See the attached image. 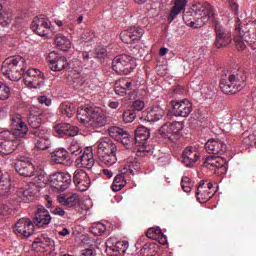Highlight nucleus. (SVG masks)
<instances>
[{
	"instance_id": "nucleus-50",
	"label": "nucleus",
	"mask_w": 256,
	"mask_h": 256,
	"mask_svg": "<svg viewBox=\"0 0 256 256\" xmlns=\"http://www.w3.org/2000/svg\"><path fill=\"white\" fill-rule=\"evenodd\" d=\"M12 19L13 17L11 13L4 11L0 14V25H2V27H7L11 25Z\"/></svg>"
},
{
	"instance_id": "nucleus-58",
	"label": "nucleus",
	"mask_w": 256,
	"mask_h": 256,
	"mask_svg": "<svg viewBox=\"0 0 256 256\" xmlns=\"http://www.w3.org/2000/svg\"><path fill=\"white\" fill-rule=\"evenodd\" d=\"M132 107L135 111H143L145 109V102L143 100H136L133 102Z\"/></svg>"
},
{
	"instance_id": "nucleus-49",
	"label": "nucleus",
	"mask_w": 256,
	"mask_h": 256,
	"mask_svg": "<svg viewBox=\"0 0 256 256\" xmlns=\"http://www.w3.org/2000/svg\"><path fill=\"white\" fill-rule=\"evenodd\" d=\"M129 249V242L123 240L115 242V250L118 251L119 255H125Z\"/></svg>"
},
{
	"instance_id": "nucleus-24",
	"label": "nucleus",
	"mask_w": 256,
	"mask_h": 256,
	"mask_svg": "<svg viewBox=\"0 0 256 256\" xmlns=\"http://www.w3.org/2000/svg\"><path fill=\"white\" fill-rule=\"evenodd\" d=\"M181 131H183L182 122L166 123L159 129V133L162 137L169 139L170 141H173V135H178Z\"/></svg>"
},
{
	"instance_id": "nucleus-36",
	"label": "nucleus",
	"mask_w": 256,
	"mask_h": 256,
	"mask_svg": "<svg viewBox=\"0 0 256 256\" xmlns=\"http://www.w3.org/2000/svg\"><path fill=\"white\" fill-rule=\"evenodd\" d=\"M58 201L65 207H77L81 201V197H79L77 194H72L69 197L61 194L58 196Z\"/></svg>"
},
{
	"instance_id": "nucleus-32",
	"label": "nucleus",
	"mask_w": 256,
	"mask_h": 256,
	"mask_svg": "<svg viewBox=\"0 0 256 256\" xmlns=\"http://www.w3.org/2000/svg\"><path fill=\"white\" fill-rule=\"evenodd\" d=\"M94 111L95 110L89 107V105L80 106L76 114L77 120L79 121V123L84 125V127H87V125L89 124V120L91 119V115H93Z\"/></svg>"
},
{
	"instance_id": "nucleus-15",
	"label": "nucleus",
	"mask_w": 256,
	"mask_h": 256,
	"mask_svg": "<svg viewBox=\"0 0 256 256\" xmlns=\"http://www.w3.org/2000/svg\"><path fill=\"white\" fill-rule=\"evenodd\" d=\"M244 27L248 29V34L245 32L246 35L244 36V41L253 51L256 52V19L246 18L244 21Z\"/></svg>"
},
{
	"instance_id": "nucleus-7",
	"label": "nucleus",
	"mask_w": 256,
	"mask_h": 256,
	"mask_svg": "<svg viewBox=\"0 0 256 256\" xmlns=\"http://www.w3.org/2000/svg\"><path fill=\"white\" fill-rule=\"evenodd\" d=\"M31 29L40 37H47L50 33L55 32V28L51 25V21L45 15L34 17L31 23Z\"/></svg>"
},
{
	"instance_id": "nucleus-30",
	"label": "nucleus",
	"mask_w": 256,
	"mask_h": 256,
	"mask_svg": "<svg viewBox=\"0 0 256 256\" xmlns=\"http://www.w3.org/2000/svg\"><path fill=\"white\" fill-rule=\"evenodd\" d=\"M225 143L217 139H209L205 144V150L210 155H223L225 153Z\"/></svg>"
},
{
	"instance_id": "nucleus-26",
	"label": "nucleus",
	"mask_w": 256,
	"mask_h": 256,
	"mask_svg": "<svg viewBox=\"0 0 256 256\" xmlns=\"http://www.w3.org/2000/svg\"><path fill=\"white\" fill-rule=\"evenodd\" d=\"M105 123H107V120L105 119V114H103V111L100 109H95L90 116V120H88L86 129H88V131H95V129L105 127Z\"/></svg>"
},
{
	"instance_id": "nucleus-33",
	"label": "nucleus",
	"mask_w": 256,
	"mask_h": 256,
	"mask_svg": "<svg viewBox=\"0 0 256 256\" xmlns=\"http://www.w3.org/2000/svg\"><path fill=\"white\" fill-rule=\"evenodd\" d=\"M146 236L148 237V239L158 241L160 245H165L167 243V236L163 234L161 228L159 227H153L148 229V231L146 232Z\"/></svg>"
},
{
	"instance_id": "nucleus-44",
	"label": "nucleus",
	"mask_w": 256,
	"mask_h": 256,
	"mask_svg": "<svg viewBox=\"0 0 256 256\" xmlns=\"http://www.w3.org/2000/svg\"><path fill=\"white\" fill-rule=\"evenodd\" d=\"M90 231L91 233H93V235H96L97 237H101V235H103V233L107 231V226H105V224L101 222H95L90 227Z\"/></svg>"
},
{
	"instance_id": "nucleus-42",
	"label": "nucleus",
	"mask_w": 256,
	"mask_h": 256,
	"mask_svg": "<svg viewBox=\"0 0 256 256\" xmlns=\"http://www.w3.org/2000/svg\"><path fill=\"white\" fill-rule=\"evenodd\" d=\"M60 109L63 115H66L69 119L75 115V104L71 102H63Z\"/></svg>"
},
{
	"instance_id": "nucleus-60",
	"label": "nucleus",
	"mask_w": 256,
	"mask_h": 256,
	"mask_svg": "<svg viewBox=\"0 0 256 256\" xmlns=\"http://www.w3.org/2000/svg\"><path fill=\"white\" fill-rule=\"evenodd\" d=\"M52 213L53 215H58L59 217H65V210L59 206L52 210Z\"/></svg>"
},
{
	"instance_id": "nucleus-3",
	"label": "nucleus",
	"mask_w": 256,
	"mask_h": 256,
	"mask_svg": "<svg viewBox=\"0 0 256 256\" xmlns=\"http://www.w3.org/2000/svg\"><path fill=\"white\" fill-rule=\"evenodd\" d=\"M117 147L108 137L101 138L97 143V156L100 163L111 167L117 163Z\"/></svg>"
},
{
	"instance_id": "nucleus-64",
	"label": "nucleus",
	"mask_w": 256,
	"mask_h": 256,
	"mask_svg": "<svg viewBox=\"0 0 256 256\" xmlns=\"http://www.w3.org/2000/svg\"><path fill=\"white\" fill-rule=\"evenodd\" d=\"M108 107H110V109H117V107H119V102L117 101L109 102Z\"/></svg>"
},
{
	"instance_id": "nucleus-2",
	"label": "nucleus",
	"mask_w": 256,
	"mask_h": 256,
	"mask_svg": "<svg viewBox=\"0 0 256 256\" xmlns=\"http://www.w3.org/2000/svg\"><path fill=\"white\" fill-rule=\"evenodd\" d=\"M213 6L209 3H198L191 7V10L183 14V21L188 27L199 29L205 23L213 21Z\"/></svg>"
},
{
	"instance_id": "nucleus-16",
	"label": "nucleus",
	"mask_w": 256,
	"mask_h": 256,
	"mask_svg": "<svg viewBox=\"0 0 256 256\" xmlns=\"http://www.w3.org/2000/svg\"><path fill=\"white\" fill-rule=\"evenodd\" d=\"M32 249L37 253H45V251H55V240L47 237L40 236L34 239Z\"/></svg>"
},
{
	"instance_id": "nucleus-6",
	"label": "nucleus",
	"mask_w": 256,
	"mask_h": 256,
	"mask_svg": "<svg viewBox=\"0 0 256 256\" xmlns=\"http://www.w3.org/2000/svg\"><path fill=\"white\" fill-rule=\"evenodd\" d=\"M21 145V140L14 138L11 131L0 132V154L11 155Z\"/></svg>"
},
{
	"instance_id": "nucleus-59",
	"label": "nucleus",
	"mask_w": 256,
	"mask_h": 256,
	"mask_svg": "<svg viewBox=\"0 0 256 256\" xmlns=\"http://www.w3.org/2000/svg\"><path fill=\"white\" fill-rule=\"evenodd\" d=\"M38 103H40V105H45L46 107H49L51 105V100L47 96H40L38 98Z\"/></svg>"
},
{
	"instance_id": "nucleus-25",
	"label": "nucleus",
	"mask_w": 256,
	"mask_h": 256,
	"mask_svg": "<svg viewBox=\"0 0 256 256\" xmlns=\"http://www.w3.org/2000/svg\"><path fill=\"white\" fill-rule=\"evenodd\" d=\"M36 137L35 147L40 151H45L51 147V140L49 139V130L38 129L33 131Z\"/></svg>"
},
{
	"instance_id": "nucleus-5",
	"label": "nucleus",
	"mask_w": 256,
	"mask_h": 256,
	"mask_svg": "<svg viewBox=\"0 0 256 256\" xmlns=\"http://www.w3.org/2000/svg\"><path fill=\"white\" fill-rule=\"evenodd\" d=\"M135 67H137V61L129 55L116 56L112 61L113 71L120 75H129Z\"/></svg>"
},
{
	"instance_id": "nucleus-11",
	"label": "nucleus",
	"mask_w": 256,
	"mask_h": 256,
	"mask_svg": "<svg viewBox=\"0 0 256 256\" xmlns=\"http://www.w3.org/2000/svg\"><path fill=\"white\" fill-rule=\"evenodd\" d=\"M220 89L226 95H235V93L243 89V86L241 85V81L239 78H237V76L230 75L228 78L225 77L221 79Z\"/></svg>"
},
{
	"instance_id": "nucleus-20",
	"label": "nucleus",
	"mask_w": 256,
	"mask_h": 256,
	"mask_svg": "<svg viewBox=\"0 0 256 256\" xmlns=\"http://www.w3.org/2000/svg\"><path fill=\"white\" fill-rule=\"evenodd\" d=\"M213 183L202 180L197 188L196 197L200 203H206L213 198Z\"/></svg>"
},
{
	"instance_id": "nucleus-45",
	"label": "nucleus",
	"mask_w": 256,
	"mask_h": 256,
	"mask_svg": "<svg viewBox=\"0 0 256 256\" xmlns=\"http://www.w3.org/2000/svg\"><path fill=\"white\" fill-rule=\"evenodd\" d=\"M43 119H41V116H37L35 114H30L28 117V123L32 129H36L38 131L39 127H41ZM44 129V128H40Z\"/></svg>"
},
{
	"instance_id": "nucleus-19",
	"label": "nucleus",
	"mask_w": 256,
	"mask_h": 256,
	"mask_svg": "<svg viewBox=\"0 0 256 256\" xmlns=\"http://www.w3.org/2000/svg\"><path fill=\"white\" fill-rule=\"evenodd\" d=\"M171 103L175 117H189L193 111V104L187 99L182 101L173 100Z\"/></svg>"
},
{
	"instance_id": "nucleus-61",
	"label": "nucleus",
	"mask_w": 256,
	"mask_h": 256,
	"mask_svg": "<svg viewBox=\"0 0 256 256\" xmlns=\"http://www.w3.org/2000/svg\"><path fill=\"white\" fill-rule=\"evenodd\" d=\"M74 87H79L83 85V79H81V75L77 74L76 77L73 78Z\"/></svg>"
},
{
	"instance_id": "nucleus-14",
	"label": "nucleus",
	"mask_w": 256,
	"mask_h": 256,
	"mask_svg": "<svg viewBox=\"0 0 256 256\" xmlns=\"http://www.w3.org/2000/svg\"><path fill=\"white\" fill-rule=\"evenodd\" d=\"M244 27L248 29V34L245 32L246 35L244 36V41L253 51L256 52V19L246 18L244 21Z\"/></svg>"
},
{
	"instance_id": "nucleus-8",
	"label": "nucleus",
	"mask_w": 256,
	"mask_h": 256,
	"mask_svg": "<svg viewBox=\"0 0 256 256\" xmlns=\"http://www.w3.org/2000/svg\"><path fill=\"white\" fill-rule=\"evenodd\" d=\"M10 128L12 131L11 135L18 139V141H21V139L25 138L27 133H29V127L27 126V123L23 121V116H21V114H14L11 117Z\"/></svg>"
},
{
	"instance_id": "nucleus-31",
	"label": "nucleus",
	"mask_w": 256,
	"mask_h": 256,
	"mask_svg": "<svg viewBox=\"0 0 256 256\" xmlns=\"http://www.w3.org/2000/svg\"><path fill=\"white\" fill-rule=\"evenodd\" d=\"M51 214L43 206H38L37 212L34 217V225L37 227H44L51 223Z\"/></svg>"
},
{
	"instance_id": "nucleus-21",
	"label": "nucleus",
	"mask_w": 256,
	"mask_h": 256,
	"mask_svg": "<svg viewBox=\"0 0 256 256\" xmlns=\"http://www.w3.org/2000/svg\"><path fill=\"white\" fill-rule=\"evenodd\" d=\"M151 137V132L145 126H140L136 129L135 132V146L138 147L140 153H144L145 148L147 147V141Z\"/></svg>"
},
{
	"instance_id": "nucleus-1",
	"label": "nucleus",
	"mask_w": 256,
	"mask_h": 256,
	"mask_svg": "<svg viewBox=\"0 0 256 256\" xmlns=\"http://www.w3.org/2000/svg\"><path fill=\"white\" fill-rule=\"evenodd\" d=\"M23 65L25 58L21 56L7 58L2 64L1 72L10 81H20L21 77H24L26 87L39 89L43 85V72L37 68H30L25 72Z\"/></svg>"
},
{
	"instance_id": "nucleus-13",
	"label": "nucleus",
	"mask_w": 256,
	"mask_h": 256,
	"mask_svg": "<svg viewBox=\"0 0 256 256\" xmlns=\"http://www.w3.org/2000/svg\"><path fill=\"white\" fill-rule=\"evenodd\" d=\"M215 33V46L217 47V49H221L223 47H227V45H231V41H233V38L231 37V30H227L225 27L221 26V24H216Z\"/></svg>"
},
{
	"instance_id": "nucleus-34",
	"label": "nucleus",
	"mask_w": 256,
	"mask_h": 256,
	"mask_svg": "<svg viewBox=\"0 0 256 256\" xmlns=\"http://www.w3.org/2000/svg\"><path fill=\"white\" fill-rule=\"evenodd\" d=\"M133 89V83L127 79H120L116 82L114 91L116 95L123 97L127 95V91H131Z\"/></svg>"
},
{
	"instance_id": "nucleus-17",
	"label": "nucleus",
	"mask_w": 256,
	"mask_h": 256,
	"mask_svg": "<svg viewBox=\"0 0 256 256\" xmlns=\"http://www.w3.org/2000/svg\"><path fill=\"white\" fill-rule=\"evenodd\" d=\"M201 159V152L195 146L187 147L182 153V162L185 167L192 168L195 167V163Z\"/></svg>"
},
{
	"instance_id": "nucleus-27",
	"label": "nucleus",
	"mask_w": 256,
	"mask_h": 256,
	"mask_svg": "<svg viewBox=\"0 0 256 256\" xmlns=\"http://www.w3.org/2000/svg\"><path fill=\"white\" fill-rule=\"evenodd\" d=\"M76 165L84 167V169H93V165H95L93 147H86L83 154L76 159Z\"/></svg>"
},
{
	"instance_id": "nucleus-41",
	"label": "nucleus",
	"mask_w": 256,
	"mask_h": 256,
	"mask_svg": "<svg viewBox=\"0 0 256 256\" xmlns=\"http://www.w3.org/2000/svg\"><path fill=\"white\" fill-rule=\"evenodd\" d=\"M68 151L71 155L77 157V155H81L83 153V145L78 140L73 139L68 146Z\"/></svg>"
},
{
	"instance_id": "nucleus-35",
	"label": "nucleus",
	"mask_w": 256,
	"mask_h": 256,
	"mask_svg": "<svg viewBox=\"0 0 256 256\" xmlns=\"http://www.w3.org/2000/svg\"><path fill=\"white\" fill-rule=\"evenodd\" d=\"M187 3L188 0H174V6L172 7L168 17L169 23H173L177 15L187 7Z\"/></svg>"
},
{
	"instance_id": "nucleus-47",
	"label": "nucleus",
	"mask_w": 256,
	"mask_h": 256,
	"mask_svg": "<svg viewBox=\"0 0 256 256\" xmlns=\"http://www.w3.org/2000/svg\"><path fill=\"white\" fill-rule=\"evenodd\" d=\"M10 95H11V89L9 88V86H7V84L0 81V100L7 101Z\"/></svg>"
},
{
	"instance_id": "nucleus-23",
	"label": "nucleus",
	"mask_w": 256,
	"mask_h": 256,
	"mask_svg": "<svg viewBox=\"0 0 256 256\" xmlns=\"http://www.w3.org/2000/svg\"><path fill=\"white\" fill-rule=\"evenodd\" d=\"M108 134L115 141H120L126 147V149L131 148V139H129V133L123 130V128H119L117 126H112L108 129Z\"/></svg>"
},
{
	"instance_id": "nucleus-22",
	"label": "nucleus",
	"mask_w": 256,
	"mask_h": 256,
	"mask_svg": "<svg viewBox=\"0 0 256 256\" xmlns=\"http://www.w3.org/2000/svg\"><path fill=\"white\" fill-rule=\"evenodd\" d=\"M48 63L51 71H63V69H67V67H69L67 58L55 52L49 53Z\"/></svg>"
},
{
	"instance_id": "nucleus-54",
	"label": "nucleus",
	"mask_w": 256,
	"mask_h": 256,
	"mask_svg": "<svg viewBox=\"0 0 256 256\" xmlns=\"http://www.w3.org/2000/svg\"><path fill=\"white\" fill-rule=\"evenodd\" d=\"M130 31L134 33V39H136V41H139V39H141V37H143V34L145 33L143 31V28H139L137 26L131 27Z\"/></svg>"
},
{
	"instance_id": "nucleus-55",
	"label": "nucleus",
	"mask_w": 256,
	"mask_h": 256,
	"mask_svg": "<svg viewBox=\"0 0 256 256\" xmlns=\"http://www.w3.org/2000/svg\"><path fill=\"white\" fill-rule=\"evenodd\" d=\"M203 85V80H201V78H196L194 81H192L191 88L194 91H201L203 89Z\"/></svg>"
},
{
	"instance_id": "nucleus-9",
	"label": "nucleus",
	"mask_w": 256,
	"mask_h": 256,
	"mask_svg": "<svg viewBox=\"0 0 256 256\" xmlns=\"http://www.w3.org/2000/svg\"><path fill=\"white\" fill-rule=\"evenodd\" d=\"M228 160L221 156H209L206 158L204 165L207 169L214 171L216 175H226L229 169Z\"/></svg>"
},
{
	"instance_id": "nucleus-28",
	"label": "nucleus",
	"mask_w": 256,
	"mask_h": 256,
	"mask_svg": "<svg viewBox=\"0 0 256 256\" xmlns=\"http://www.w3.org/2000/svg\"><path fill=\"white\" fill-rule=\"evenodd\" d=\"M73 181L80 191H87L91 187L89 175L83 169H77L74 172Z\"/></svg>"
},
{
	"instance_id": "nucleus-63",
	"label": "nucleus",
	"mask_w": 256,
	"mask_h": 256,
	"mask_svg": "<svg viewBox=\"0 0 256 256\" xmlns=\"http://www.w3.org/2000/svg\"><path fill=\"white\" fill-rule=\"evenodd\" d=\"M115 243H118V241L115 238H108L106 240V247H113Z\"/></svg>"
},
{
	"instance_id": "nucleus-46",
	"label": "nucleus",
	"mask_w": 256,
	"mask_h": 256,
	"mask_svg": "<svg viewBox=\"0 0 256 256\" xmlns=\"http://www.w3.org/2000/svg\"><path fill=\"white\" fill-rule=\"evenodd\" d=\"M47 181H49V178L45 174H40V175L35 176L31 183L35 187L43 188L47 185Z\"/></svg>"
},
{
	"instance_id": "nucleus-38",
	"label": "nucleus",
	"mask_w": 256,
	"mask_h": 256,
	"mask_svg": "<svg viewBox=\"0 0 256 256\" xmlns=\"http://www.w3.org/2000/svg\"><path fill=\"white\" fill-rule=\"evenodd\" d=\"M54 41L60 51H69L71 49V40L63 34H58Z\"/></svg>"
},
{
	"instance_id": "nucleus-4",
	"label": "nucleus",
	"mask_w": 256,
	"mask_h": 256,
	"mask_svg": "<svg viewBox=\"0 0 256 256\" xmlns=\"http://www.w3.org/2000/svg\"><path fill=\"white\" fill-rule=\"evenodd\" d=\"M140 169L141 164H139V162L135 160L128 162L121 170V173L114 177L112 191H121V189L127 185V181H129L131 177H134L135 173H138Z\"/></svg>"
},
{
	"instance_id": "nucleus-56",
	"label": "nucleus",
	"mask_w": 256,
	"mask_h": 256,
	"mask_svg": "<svg viewBox=\"0 0 256 256\" xmlns=\"http://www.w3.org/2000/svg\"><path fill=\"white\" fill-rule=\"evenodd\" d=\"M95 51H96V57L98 59H105V57H107V48L103 46H98Z\"/></svg>"
},
{
	"instance_id": "nucleus-29",
	"label": "nucleus",
	"mask_w": 256,
	"mask_h": 256,
	"mask_svg": "<svg viewBox=\"0 0 256 256\" xmlns=\"http://www.w3.org/2000/svg\"><path fill=\"white\" fill-rule=\"evenodd\" d=\"M15 169L22 177H33L35 175V166L29 160H18L15 163Z\"/></svg>"
},
{
	"instance_id": "nucleus-57",
	"label": "nucleus",
	"mask_w": 256,
	"mask_h": 256,
	"mask_svg": "<svg viewBox=\"0 0 256 256\" xmlns=\"http://www.w3.org/2000/svg\"><path fill=\"white\" fill-rule=\"evenodd\" d=\"M67 130V124H56L54 126V131L58 133V135H65Z\"/></svg>"
},
{
	"instance_id": "nucleus-18",
	"label": "nucleus",
	"mask_w": 256,
	"mask_h": 256,
	"mask_svg": "<svg viewBox=\"0 0 256 256\" xmlns=\"http://www.w3.org/2000/svg\"><path fill=\"white\" fill-rule=\"evenodd\" d=\"M244 27V22H241L240 19H237L234 29V43L238 51H243L244 49H247V45H249L247 44V42H245V31H247V28L243 29Z\"/></svg>"
},
{
	"instance_id": "nucleus-43",
	"label": "nucleus",
	"mask_w": 256,
	"mask_h": 256,
	"mask_svg": "<svg viewBox=\"0 0 256 256\" xmlns=\"http://www.w3.org/2000/svg\"><path fill=\"white\" fill-rule=\"evenodd\" d=\"M120 38L123 43H126L127 45L133 44L134 41H137V38H135V33L131 30H124L120 33Z\"/></svg>"
},
{
	"instance_id": "nucleus-62",
	"label": "nucleus",
	"mask_w": 256,
	"mask_h": 256,
	"mask_svg": "<svg viewBox=\"0 0 256 256\" xmlns=\"http://www.w3.org/2000/svg\"><path fill=\"white\" fill-rule=\"evenodd\" d=\"M81 256H95V251L93 249H84Z\"/></svg>"
},
{
	"instance_id": "nucleus-53",
	"label": "nucleus",
	"mask_w": 256,
	"mask_h": 256,
	"mask_svg": "<svg viewBox=\"0 0 256 256\" xmlns=\"http://www.w3.org/2000/svg\"><path fill=\"white\" fill-rule=\"evenodd\" d=\"M79 134V128L77 126L66 125V132L64 135L68 137H76Z\"/></svg>"
},
{
	"instance_id": "nucleus-39",
	"label": "nucleus",
	"mask_w": 256,
	"mask_h": 256,
	"mask_svg": "<svg viewBox=\"0 0 256 256\" xmlns=\"http://www.w3.org/2000/svg\"><path fill=\"white\" fill-rule=\"evenodd\" d=\"M165 115V110L160 106H154L148 109L147 118L149 121H159Z\"/></svg>"
},
{
	"instance_id": "nucleus-48",
	"label": "nucleus",
	"mask_w": 256,
	"mask_h": 256,
	"mask_svg": "<svg viewBox=\"0 0 256 256\" xmlns=\"http://www.w3.org/2000/svg\"><path fill=\"white\" fill-rule=\"evenodd\" d=\"M181 187L184 193H191L193 190V182H191L189 177L183 176L181 180Z\"/></svg>"
},
{
	"instance_id": "nucleus-51",
	"label": "nucleus",
	"mask_w": 256,
	"mask_h": 256,
	"mask_svg": "<svg viewBox=\"0 0 256 256\" xmlns=\"http://www.w3.org/2000/svg\"><path fill=\"white\" fill-rule=\"evenodd\" d=\"M19 195L24 199V201H31V198L35 196V191L31 188H27L25 190H21Z\"/></svg>"
},
{
	"instance_id": "nucleus-37",
	"label": "nucleus",
	"mask_w": 256,
	"mask_h": 256,
	"mask_svg": "<svg viewBox=\"0 0 256 256\" xmlns=\"http://www.w3.org/2000/svg\"><path fill=\"white\" fill-rule=\"evenodd\" d=\"M65 161H67V150H65L64 148H59L52 152V163H55L56 165H62V163H65Z\"/></svg>"
},
{
	"instance_id": "nucleus-12",
	"label": "nucleus",
	"mask_w": 256,
	"mask_h": 256,
	"mask_svg": "<svg viewBox=\"0 0 256 256\" xmlns=\"http://www.w3.org/2000/svg\"><path fill=\"white\" fill-rule=\"evenodd\" d=\"M14 232L16 235L29 239L35 233V225L29 218H20L15 224Z\"/></svg>"
},
{
	"instance_id": "nucleus-10",
	"label": "nucleus",
	"mask_w": 256,
	"mask_h": 256,
	"mask_svg": "<svg viewBox=\"0 0 256 256\" xmlns=\"http://www.w3.org/2000/svg\"><path fill=\"white\" fill-rule=\"evenodd\" d=\"M71 181V175L65 172H56L49 177L50 186L54 187L57 191H67Z\"/></svg>"
},
{
	"instance_id": "nucleus-52",
	"label": "nucleus",
	"mask_w": 256,
	"mask_h": 256,
	"mask_svg": "<svg viewBox=\"0 0 256 256\" xmlns=\"http://www.w3.org/2000/svg\"><path fill=\"white\" fill-rule=\"evenodd\" d=\"M137 115L133 110H127L123 113V121L124 123H133Z\"/></svg>"
},
{
	"instance_id": "nucleus-40",
	"label": "nucleus",
	"mask_w": 256,
	"mask_h": 256,
	"mask_svg": "<svg viewBox=\"0 0 256 256\" xmlns=\"http://www.w3.org/2000/svg\"><path fill=\"white\" fill-rule=\"evenodd\" d=\"M11 191V182L9 181V175L3 174L0 170V195H8Z\"/></svg>"
}]
</instances>
